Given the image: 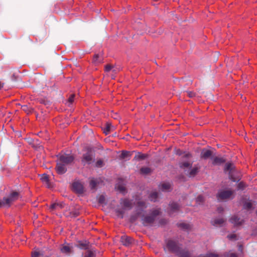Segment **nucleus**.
Listing matches in <instances>:
<instances>
[{
  "label": "nucleus",
  "mask_w": 257,
  "mask_h": 257,
  "mask_svg": "<svg viewBox=\"0 0 257 257\" xmlns=\"http://www.w3.org/2000/svg\"><path fill=\"white\" fill-rule=\"evenodd\" d=\"M74 160V157L71 155H62L59 157L56 167V170L58 174H64L66 171V166L72 163Z\"/></svg>",
  "instance_id": "obj_1"
},
{
  "label": "nucleus",
  "mask_w": 257,
  "mask_h": 257,
  "mask_svg": "<svg viewBox=\"0 0 257 257\" xmlns=\"http://www.w3.org/2000/svg\"><path fill=\"white\" fill-rule=\"evenodd\" d=\"M165 249H168L169 251L175 252L178 254L179 257H190V254L188 251H180L179 247L177 244L172 240L166 241V245Z\"/></svg>",
  "instance_id": "obj_2"
},
{
  "label": "nucleus",
  "mask_w": 257,
  "mask_h": 257,
  "mask_svg": "<svg viewBox=\"0 0 257 257\" xmlns=\"http://www.w3.org/2000/svg\"><path fill=\"white\" fill-rule=\"evenodd\" d=\"M224 172L226 173L228 172L230 180L233 182H235L237 180H239L240 179L239 176H237L236 177L234 176L235 174H237V172L234 169L233 165L232 163H227L225 165Z\"/></svg>",
  "instance_id": "obj_3"
},
{
  "label": "nucleus",
  "mask_w": 257,
  "mask_h": 257,
  "mask_svg": "<svg viewBox=\"0 0 257 257\" xmlns=\"http://www.w3.org/2000/svg\"><path fill=\"white\" fill-rule=\"evenodd\" d=\"M86 153L83 155L81 161L83 164H90L92 160V149L90 148H87L85 149Z\"/></svg>",
  "instance_id": "obj_4"
},
{
  "label": "nucleus",
  "mask_w": 257,
  "mask_h": 257,
  "mask_svg": "<svg viewBox=\"0 0 257 257\" xmlns=\"http://www.w3.org/2000/svg\"><path fill=\"white\" fill-rule=\"evenodd\" d=\"M160 211L159 209L153 211L151 216H146L143 219V223L145 225L150 224L153 222L156 216L159 214Z\"/></svg>",
  "instance_id": "obj_5"
},
{
  "label": "nucleus",
  "mask_w": 257,
  "mask_h": 257,
  "mask_svg": "<svg viewBox=\"0 0 257 257\" xmlns=\"http://www.w3.org/2000/svg\"><path fill=\"white\" fill-rule=\"evenodd\" d=\"M233 192L231 190L221 191L217 195L218 200H224L230 198L233 195Z\"/></svg>",
  "instance_id": "obj_6"
},
{
  "label": "nucleus",
  "mask_w": 257,
  "mask_h": 257,
  "mask_svg": "<svg viewBox=\"0 0 257 257\" xmlns=\"http://www.w3.org/2000/svg\"><path fill=\"white\" fill-rule=\"evenodd\" d=\"M72 190L78 194H82L84 192L83 185L79 181H75L72 184Z\"/></svg>",
  "instance_id": "obj_7"
},
{
  "label": "nucleus",
  "mask_w": 257,
  "mask_h": 257,
  "mask_svg": "<svg viewBox=\"0 0 257 257\" xmlns=\"http://www.w3.org/2000/svg\"><path fill=\"white\" fill-rule=\"evenodd\" d=\"M18 198L19 193L17 192H12L9 197L4 198V200L6 201V205H10L13 202L17 200Z\"/></svg>",
  "instance_id": "obj_8"
},
{
  "label": "nucleus",
  "mask_w": 257,
  "mask_h": 257,
  "mask_svg": "<svg viewBox=\"0 0 257 257\" xmlns=\"http://www.w3.org/2000/svg\"><path fill=\"white\" fill-rule=\"evenodd\" d=\"M115 188L120 193H125L126 189H125V187L124 186V180L121 179H119L118 180V182L116 184Z\"/></svg>",
  "instance_id": "obj_9"
},
{
  "label": "nucleus",
  "mask_w": 257,
  "mask_h": 257,
  "mask_svg": "<svg viewBox=\"0 0 257 257\" xmlns=\"http://www.w3.org/2000/svg\"><path fill=\"white\" fill-rule=\"evenodd\" d=\"M102 182L103 181L100 179L99 180H95L94 179L91 180L90 182V186L91 189H95L97 186L101 184Z\"/></svg>",
  "instance_id": "obj_10"
},
{
  "label": "nucleus",
  "mask_w": 257,
  "mask_h": 257,
  "mask_svg": "<svg viewBox=\"0 0 257 257\" xmlns=\"http://www.w3.org/2000/svg\"><path fill=\"white\" fill-rule=\"evenodd\" d=\"M42 182L47 187L50 188L51 187V185L50 183L49 177L46 174H43L40 178Z\"/></svg>",
  "instance_id": "obj_11"
},
{
  "label": "nucleus",
  "mask_w": 257,
  "mask_h": 257,
  "mask_svg": "<svg viewBox=\"0 0 257 257\" xmlns=\"http://www.w3.org/2000/svg\"><path fill=\"white\" fill-rule=\"evenodd\" d=\"M230 222L233 224V225L235 226H238L242 224V223H243V220H239V219L237 218V216H234L233 217H232L230 219Z\"/></svg>",
  "instance_id": "obj_12"
},
{
  "label": "nucleus",
  "mask_w": 257,
  "mask_h": 257,
  "mask_svg": "<svg viewBox=\"0 0 257 257\" xmlns=\"http://www.w3.org/2000/svg\"><path fill=\"white\" fill-rule=\"evenodd\" d=\"M121 241L122 243L125 245H128L133 241V238L127 236H122L121 237Z\"/></svg>",
  "instance_id": "obj_13"
},
{
  "label": "nucleus",
  "mask_w": 257,
  "mask_h": 257,
  "mask_svg": "<svg viewBox=\"0 0 257 257\" xmlns=\"http://www.w3.org/2000/svg\"><path fill=\"white\" fill-rule=\"evenodd\" d=\"M225 160L222 158L220 157H216L213 159V164L214 165H220L223 163H224Z\"/></svg>",
  "instance_id": "obj_14"
},
{
  "label": "nucleus",
  "mask_w": 257,
  "mask_h": 257,
  "mask_svg": "<svg viewBox=\"0 0 257 257\" xmlns=\"http://www.w3.org/2000/svg\"><path fill=\"white\" fill-rule=\"evenodd\" d=\"M212 155V152L208 150H203L201 153V158L207 159Z\"/></svg>",
  "instance_id": "obj_15"
},
{
  "label": "nucleus",
  "mask_w": 257,
  "mask_h": 257,
  "mask_svg": "<svg viewBox=\"0 0 257 257\" xmlns=\"http://www.w3.org/2000/svg\"><path fill=\"white\" fill-rule=\"evenodd\" d=\"M147 157V155L141 153H138L135 156L134 160L136 161H141L145 160Z\"/></svg>",
  "instance_id": "obj_16"
},
{
  "label": "nucleus",
  "mask_w": 257,
  "mask_h": 257,
  "mask_svg": "<svg viewBox=\"0 0 257 257\" xmlns=\"http://www.w3.org/2000/svg\"><path fill=\"white\" fill-rule=\"evenodd\" d=\"M160 188L164 191H168L171 188V185L169 183H163L160 185Z\"/></svg>",
  "instance_id": "obj_17"
},
{
  "label": "nucleus",
  "mask_w": 257,
  "mask_h": 257,
  "mask_svg": "<svg viewBox=\"0 0 257 257\" xmlns=\"http://www.w3.org/2000/svg\"><path fill=\"white\" fill-rule=\"evenodd\" d=\"M72 247L69 245H63L61 248V251L63 253H70L71 251Z\"/></svg>",
  "instance_id": "obj_18"
},
{
  "label": "nucleus",
  "mask_w": 257,
  "mask_h": 257,
  "mask_svg": "<svg viewBox=\"0 0 257 257\" xmlns=\"http://www.w3.org/2000/svg\"><path fill=\"white\" fill-rule=\"evenodd\" d=\"M121 204L124 208H130L132 205V202L127 199H124L122 200Z\"/></svg>",
  "instance_id": "obj_19"
},
{
  "label": "nucleus",
  "mask_w": 257,
  "mask_h": 257,
  "mask_svg": "<svg viewBox=\"0 0 257 257\" xmlns=\"http://www.w3.org/2000/svg\"><path fill=\"white\" fill-rule=\"evenodd\" d=\"M132 155V153L127 151H122L120 155V158L122 159H127Z\"/></svg>",
  "instance_id": "obj_20"
},
{
  "label": "nucleus",
  "mask_w": 257,
  "mask_h": 257,
  "mask_svg": "<svg viewBox=\"0 0 257 257\" xmlns=\"http://www.w3.org/2000/svg\"><path fill=\"white\" fill-rule=\"evenodd\" d=\"M158 194L156 192H153L150 195L149 198L151 201H155L158 198Z\"/></svg>",
  "instance_id": "obj_21"
},
{
  "label": "nucleus",
  "mask_w": 257,
  "mask_h": 257,
  "mask_svg": "<svg viewBox=\"0 0 257 257\" xmlns=\"http://www.w3.org/2000/svg\"><path fill=\"white\" fill-rule=\"evenodd\" d=\"M224 222V220L223 218H219L215 219L213 222V225L219 226L222 225Z\"/></svg>",
  "instance_id": "obj_22"
},
{
  "label": "nucleus",
  "mask_w": 257,
  "mask_h": 257,
  "mask_svg": "<svg viewBox=\"0 0 257 257\" xmlns=\"http://www.w3.org/2000/svg\"><path fill=\"white\" fill-rule=\"evenodd\" d=\"M151 170L149 168H142L140 170V173L143 175H147L151 172Z\"/></svg>",
  "instance_id": "obj_23"
},
{
  "label": "nucleus",
  "mask_w": 257,
  "mask_h": 257,
  "mask_svg": "<svg viewBox=\"0 0 257 257\" xmlns=\"http://www.w3.org/2000/svg\"><path fill=\"white\" fill-rule=\"evenodd\" d=\"M93 62L96 63H100L101 62V58L100 57L99 55H94L93 58Z\"/></svg>",
  "instance_id": "obj_24"
},
{
  "label": "nucleus",
  "mask_w": 257,
  "mask_h": 257,
  "mask_svg": "<svg viewBox=\"0 0 257 257\" xmlns=\"http://www.w3.org/2000/svg\"><path fill=\"white\" fill-rule=\"evenodd\" d=\"M179 226L184 230H188L191 228V226L189 224L185 223L179 224Z\"/></svg>",
  "instance_id": "obj_25"
},
{
  "label": "nucleus",
  "mask_w": 257,
  "mask_h": 257,
  "mask_svg": "<svg viewBox=\"0 0 257 257\" xmlns=\"http://www.w3.org/2000/svg\"><path fill=\"white\" fill-rule=\"evenodd\" d=\"M137 208L138 210H142L144 208H146L145 203L142 202H138L137 203Z\"/></svg>",
  "instance_id": "obj_26"
},
{
  "label": "nucleus",
  "mask_w": 257,
  "mask_h": 257,
  "mask_svg": "<svg viewBox=\"0 0 257 257\" xmlns=\"http://www.w3.org/2000/svg\"><path fill=\"white\" fill-rule=\"evenodd\" d=\"M178 208H179V206L177 204L172 203L171 204H170V209H171V211H176L178 209Z\"/></svg>",
  "instance_id": "obj_27"
},
{
  "label": "nucleus",
  "mask_w": 257,
  "mask_h": 257,
  "mask_svg": "<svg viewBox=\"0 0 257 257\" xmlns=\"http://www.w3.org/2000/svg\"><path fill=\"white\" fill-rule=\"evenodd\" d=\"M252 204L250 201L245 202L243 203L244 208L247 209H249L251 208Z\"/></svg>",
  "instance_id": "obj_28"
},
{
  "label": "nucleus",
  "mask_w": 257,
  "mask_h": 257,
  "mask_svg": "<svg viewBox=\"0 0 257 257\" xmlns=\"http://www.w3.org/2000/svg\"><path fill=\"white\" fill-rule=\"evenodd\" d=\"M191 165V164L188 162L181 163L180 164V167L182 168H186L189 167Z\"/></svg>",
  "instance_id": "obj_29"
},
{
  "label": "nucleus",
  "mask_w": 257,
  "mask_h": 257,
  "mask_svg": "<svg viewBox=\"0 0 257 257\" xmlns=\"http://www.w3.org/2000/svg\"><path fill=\"white\" fill-rule=\"evenodd\" d=\"M84 257H94V255L92 251L87 250L86 251Z\"/></svg>",
  "instance_id": "obj_30"
},
{
  "label": "nucleus",
  "mask_w": 257,
  "mask_h": 257,
  "mask_svg": "<svg viewBox=\"0 0 257 257\" xmlns=\"http://www.w3.org/2000/svg\"><path fill=\"white\" fill-rule=\"evenodd\" d=\"M110 129V125L109 124H106V127L104 128L103 132L106 134L107 135L109 134Z\"/></svg>",
  "instance_id": "obj_31"
},
{
  "label": "nucleus",
  "mask_w": 257,
  "mask_h": 257,
  "mask_svg": "<svg viewBox=\"0 0 257 257\" xmlns=\"http://www.w3.org/2000/svg\"><path fill=\"white\" fill-rule=\"evenodd\" d=\"M204 201V199H203V197L201 196V195H199L198 196L197 198H196V203L198 204H200V203H202Z\"/></svg>",
  "instance_id": "obj_32"
},
{
  "label": "nucleus",
  "mask_w": 257,
  "mask_h": 257,
  "mask_svg": "<svg viewBox=\"0 0 257 257\" xmlns=\"http://www.w3.org/2000/svg\"><path fill=\"white\" fill-rule=\"evenodd\" d=\"M198 168H194L193 169L191 170V171L190 172V176H194L197 172L198 171Z\"/></svg>",
  "instance_id": "obj_33"
},
{
  "label": "nucleus",
  "mask_w": 257,
  "mask_h": 257,
  "mask_svg": "<svg viewBox=\"0 0 257 257\" xmlns=\"http://www.w3.org/2000/svg\"><path fill=\"white\" fill-rule=\"evenodd\" d=\"M246 187V184L243 182H240L237 186L238 189H243Z\"/></svg>",
  "instance_id": "obj_34"
},
{
  "label": "nucleus",
  "mask_w": 257,
  "mask_h": 257,
  "mask_svg": "<svg viewBox=\"0 0 257 257\" xmlns=\"http://www.w3.org/2000/svg\"><path fill=\"white\" fill-rule=\"evenodd\" d=\"M78 247L81 248H82V249H85L88 246V245L86 243H81V242H80L79 244H78Z\"/></svg>",
  "instance_id": "obj_35"
},
{
  "label": "nucleus",
  "mask_w": 257,
  "mask_h": 257,
  "mask_svg": "<svg viewBox=\"0 0 257 257\" xmlns=\"http://www.w3.org/2000/svg\"><path fill=\"white\" fill-rule=\"evenodd\" d=\"M103 162L101 160H98L96 163V166L97 167H101L103 165Z\"/></svg>",
  "instance_id": "obj_36"
},
{
  "label": "nucleus",
  "mask_w": 257,
  "mask_h": 257,
  "mask_svg": "<svg viewBox=\"0 0 257 257\" xmlns=\"http://www.w3.org/2000/svg\"><path fill=\"white\" fill-rule=\"evenodd\" d=\"M98 201L99 203L102 204L105 201V197L103 195H100L98 198Z\"/></svg>",
  "instance_id": "obj_37"
},
{
  "label": "nucleus",
  "mask_w": 257,
  "mask_h": 257,
  "mask_svg": "<svg viewBox=\"0 0 257 257\" xmlns=\"http://www.w3.org/2000/svg\"><path fill=\"white\" fill-rule=\"evenodd\" d=\"M112 68V66L110 64H107L104 67V70L106 72L109 71Z\"/></svg>",
  "instance_id": "obj_38"
},
{
  "label": "nucleus",
  "mask_w": 257,
  "mask_h": 257,
  "mask_svg": "<svg viewBox=\"0 0 257 257\" xmlns=\"http://www.w3.org/2000/svg\"><path fill=\"white\" fill-rule=\"evenodd\" d=\"M40 253L39 251H35L32 252V257H40Z\"/></svg>",
  "instance_id": "obj_39"
},
{
  "label": "nucleus",
  "mask_w": 257,
  "mask_h": 257,
  "mask_svg": "<svg viewBox=\"0 0 257 257\" xmlns=\"http://www.w3.org/2000/svg\"><path fill=\"white\" fill-rule=\"evenodd\" d=\"M74 94L71 95L68 98V102H70V103H72L74 101Z\"/></svg>",
  "instance_id": "obj_40"
},
{
  "label": "nucleus",
  "mask_w": 257,
  "mask_h": 257,
  "mask_svg": "<svg viewBox=\"0 0 257 257\" xmlns=\"http://www.w3.org/2000/svg\"><path fill=\"white\" fill-rule=\"evenodd\" d=\"M236 234H230L229 235H228V238L230 239V240H235L236 239Z\"/></svg>",
  "instance_id": "obj_41"
},
{
  "label": "nucleus",
  "mask_w": 257,
  "mask_h": 257,
  "mask_svg": "<svg viewBox=\"0 0 257 257\" xmlns=\"http://www.w3.org/2000/svg\"><path fill=\"white\" fill-rule=\"evenodd\" d=\"M226 257H237V255L235 253L228 252L226 254Z\"/></svg>",
  "instance_id": "obj_42"
},
{
  "label": "nucleus",
  "mask_w": 257,
  "mask_h": 257,
  "mask_svg": "<svg viewBox=\"0 0 257 257\" xmlns=\"http://www.w3.org/2000/svg\"><path fill=\"white\" fill-rule=\"evenodd\" d=\"M59 204L58 203H54V204H52L51 205V208L53 209H55L56 208V207L57 206H59Z\"/></svg>",
  "instance_id": "obj_43"
},
{
  "label": "nucleus",
  "mask_w": 257,
  "mask_h": 257,
  "mask_svg": "<svg viewBox=\"0 0 257 257\" xmlns=\"http://www.w3.org/2000/svg\"><path fill=\"white\" fill-rule=\"evenodd\" d=\"M6 204V201L4 200V201H2L0 200V207L2 206L5 205Z\"/></svg>",
  "instance_id": "obj_44"
},
{
  "label": "nucleus",
  "mask_w": 257,
  "mask_h": 257,
  "mask_svg": "<svg viewBox=\"0 0 257 257\" xmlns=\"http://www.w3.org/2000/svg\"><path fill=\"white\" fill-rule=\"evenodd\" d=\"M223 209L222 207H218L217 209V211L219 213H221L223 211Z\"/></svg>",
  "instance_id": "obj_45"
},
{
  "label": "nucleus",
  "mask_w": 257,
  "mask_h": 257,
  "mask_svg": "<svg viewBox=\"0 0 257 257\" xmlns=\"http://www.w3.org/2000/svg\"><path fill=\"white\" fill-rule=\"evenodd\" d=\"M184 156L187 158H190L191 157L189 153H186Z\"/></svg>",
  "instance_id": "obj_46"
},
{
  "label": "nucleus",
  "mask_w": 257,
  "mask_h": 257,
  "mask_svg": "<svg viewBox=\"0 0 257 257\" xmlns=\"http://www.w3.org/2000/svg\"><path fill=\"white\" fill-rule=\"evenodd\" d=\"M239 249H240L241 251H242V245H239Z\"/></svg>",
  "instance_id": "obj_47"
},
{
  "label": "nucleus",
  "mask_w": 257,
  "mask_h": 257,
  "mask_svg": "<svg viewBox=\"0 0 257 257\" xmlns=\"http://www.w3.org/2000/svg\"><path fill=\"white\" fill-rule=\"evenodd\" d=\"M3 87V84L0 82V89Z\"/></svg>",
  "instance_id": "obj_48"
},
{
  "label": "nucleus",
  "mask_w": 257,
  "mask_h": 257,
  "mask_svg": "<svg viewBox=\"0 0 257 257\" xmlns=\"http://www.w3.org/2000/svg\"><path fill=\"white\" fill-rule=\"evenodd\" d=\"M189 95L190 96V97H192V95L191 94V93H189Z\"/></svg>",
  "instance_id": "obj_49"
},
{
  "label": "nucleus",
  "mask_w": 257,
  "mask_h": 257,
  "mask_svg": "<svg viewBox=\"0 0 257 257\" xmlns=\"http://www.w3.org/2000/svg\"><path fill=\"white\" fill-rule=\"evenodd\" d=\"M155 1H157V0H154Z\"/></svg>",
  "instance_id": "obj_50"
}]
</instances>
